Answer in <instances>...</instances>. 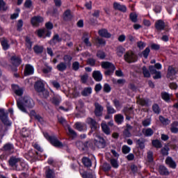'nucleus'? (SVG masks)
Listing matches in <instances>:
<instances>
[{"instance_id":"1","label":"nucleus","mask_w":178,"mask_h":178,"mask_svg":"<svg viewBox=\"0 0 178 178\" xmlns=\"http://www.w3.org/2000/svg\"><path fill=\"white\" fill-rule=\"evenodd\" d=\"M17 105L19 110H21L22 112H24L26 113V108H34V100L31 99L29 96H25L22 99H19L17 101Z\"/></svg>"},{"instance_id":"2","label":"nucleus","mask_w":178,"mask_h":178,"mask_svg":"<svg viewBox=\"0 0 178 178\" xmlns=\"http://www.w3.org/2000/svg\"><path fill=\"white\" fill-rule=\"evenodd\" d=\"M43 134L45 138L50 141L51 144H52L54 147H56L57 148H63V147H67L66 144H63L62 143V142L59 141L56 136H49V135L47 133H44Z\"/></svg>"},{"instance_id":"3","label":"nucleus","mask_w":178,"mask_h":178,"mask_svg":"<svg viewBox=\"0 0 178 178\" xmlns=\"http://www.w3.org/2000/svg\"><path fill=\"white\" fill-rule=\"evenodd\" d=\"M101 65L103 69L107 70L105 72V74H106L107 76L112 74L113 72H115V70L116 69V67H115V65L108 61L102 62Z\"/></svg>"},{"instance_id":"4","label":"nucleus","mask_w":178,"mask_h":178,"mask_svg":"<svg viewBox=\"0 0 178 178\" xmlns=\"http://www.w3.org/2000/svg\"><path fill=\"white\" fill-rule=\"evenodd\" d=\"M124 60L128 63H134L137 62V56L132 51H128L124 56Z\"/></svg>"},{"instance_id":"5","label":"nucleus","mask_w":178,"mask_h":178,"mask_svg":"<svg viewBox=\"0 0 178 178\" xmlns=\"http://www.w3.org/2000/svg\"><path fill=\"white\" fill-rule=\"evenodd\" d=\"M20 163V159L16 157H11L9 160V165L14 169V170H22L20 166H19Z\"/></svg>"},{"instance_id":"6","label":"nucleus","mask_w":178,"mask_h":178,"mask_svg":"<svg viewBox=\"0 0 178 178\" xmlns=\"http://www.w3.org/2000/svg\"><path fill=\"white\" fill-rule=\"evenodd\" d=\"M44 86V81L42 80H39L35 84V89L38 92H45L47 94L48 92L45 90Z\"/></svg>"},{"instance_id":"7","label":"nucleus","mask_w":178,"mask_h":178,"mask_svg":"<svg viewBox=\"0 0 178 178\" xmlns=\"http://www.w3.org/2000/svg\"><path fill=\"white\" fill-rule=\"evenodd\" d=\"M0 119L4 124L10 126V122L8 119V114L5 113V110L0 109Z\"/></svg>"},{"instance_id":"8","label":"nucleus","mask_w":178,"mask_h":178,"mask_svg":"<svg viewBox=\"0 0 178 178\" xmlns=\"http://www.w3.org/2000/svg\"><path fill=\"white\" fill-rule=\"evenodd\" d=\"M37 34L40 38H45L46 37H51V33L48 29H43L38 30Z\"/></svg>"},{"instance_id":"9","label":"nucleus","mask_w":178,"mask_h":178,"mask_svg":"<svg viewBox=\"0 0 178 178\" xmlns=\"http://www.w3.org/2000/svg\"><path fill=\"white\" fill-rule=\"evenodd\" d=\"M86 123L90 125L91 130L95 131L98 129V124L94 119L89 118L86 120Z\"/></svg>"},{"instance_id":"10","label":"nucleus","mask_w":178,"mask_h":178,"mask_svg":"<svg viewBox=\"0 0 178 178\" xmlns=\"http://www.w3.org/2000/svg\"><path fill=\"white\" fill-rule=\"evenodd\" d=\"M95 145L99 148H101V145H104L105 144V140H104V138L97 134H95Z\"/></svg>"},{"instance_id":"11","label":"nucleus","mask_w":178,"mask_h":178,"mask_svg":"<svg viewBox=\"0 0 178 178\" xmlns=\"http://www.w3.org/2000/svg\"><path fill=\"white\" fill-rule=\"evenodd\" d=\"M176 70L173 67L170 66L168 67V74H167V77L168 79H170V80H175L176 79Z\"/></svg>"},{"instance_id":"12","label":"nucleus","mask_w":178,"mask_h":178,"mask_svg":"<svg viewBox=\"0 0 178 178\" xmlns=\"http://www.w3.org/2000/svg\"><path fill=\"white\" fill-rule=\"evenodd\" d=\"M12 88L16 95L18 97H22L23 95L24 90L23 88L19 87L17 85H13Z\"/></svg>"},{"instance_id":"13","label":"nucleus","mask_w":178,"mask_h":178,"mask_svg":"<svg viewBox=\"0 0 178 178\" xmlns=\"http://www.w3.org/2000/svg\"><path fill=\"white\" fill-rule=\"evenodd\" d=\"M95 113L96 116H102V112L104 111V107L98 103L95 104Z\"/></svg>"},{"instance_id":"14","label":"nucleus","mask_w":178,"mask_h":178,"mask_svg":"<svg viewBox=\"0 0 178 178\" xmlns=\"http://www.w3.org/2000/svg\"><path fill=\"white\" fill-rule=\"evenodd\" d=\"M31 74H34V67H33L31 65L28 64L25 67L24 75L30 76Z\"/></svg>"},{"instance_id":"15","label":"nucleus","mask_w":178,"mask_h":178,"mask_svg":"<svg viewBox=\"0 0 178 178\" xmlns=\"http://www.w3.org/2000/svg\"><path fill=\"white\" fill-rule=\"evenodd\" d=\"M113 8L115 10H120V12H126L127 10L124 5H122L118 2L113 3Z\"/></svg>"},{"instance_id":"16","label":"nucleus","mask_w":178,"mask_h":178,"mask_svg":"<svg viewBox=\"0 0 178 178\" xmlns=\"http://www.w3.org/2000/svg\"><path fill=\"white\" fill-rule=\"evenodd\" d=\"M155 27L156 30H163L165 27H166V24L164 23L163 21H162V19H159L156 22Z\"/></svg>"},{"instance_id":"17","label":"nucleus","mask_w":178,"mask_h":178,"mask_svg":"<svg viewBox=\"0 0 178 178\" xmlns=\"http://www.w3.org/2000/svg\"><path fill=\"white\" fill-rule=\"evenodd\" d=\"M11 63H13V66H19L22 63V59L17 56H13L11 58Z\"/></svg>"},{"instance_id":"18","label":"nucleus","mask_w":178,"mask_h":178,"mask_svg":"<svg viewBox=\"0 0 178 178\" xmlns=\"http://www.w3.org/2000/svg\"><path fill=\"white\" fill-rule=\"evenodd\" d=\"M44 22V18L42 17H34L31 19V23L33 26H38L40 23H42Z\"/></svg>"},{"instance_id":"19","label":"nucleus","mask_w":178,"mask_h":178,"mask_svg":"<svg viewBox=\"0 0 178 178\" xmlns=\"http://www.w3.org/2000/svg\"><path fill=\"white\" fill-rule=\"evenodd\" d=\"M75 127L79 131H84V130H87V125L83 122H76L75 124Z\"/></svg>"},{"instance_id":"20","label":"nucleus","mask_w":178,"mask_h":178,"mask_svg":"<svg viewBox=\"0 0 178 178\" xmlns=\"http://www.w3.org/2000/svg\"><path fill=\"white\" fill-rule=\"evenodd\" d=\"M92 77L95 81H101V80H102V74H101L100 71H94Z\"/></svg>"},{"instance_id":"21","label":"nucleus","mask_w":178,"mask_h":178,"mask_svg":"<svg viewBox=\"0 0 178 178\" xmlns=\"http://www.w3.org/2000/svg\"><path fill=\"white\" fill-rule=\"evenodd\" d=\"M114 120L118 124H122V122L124 120V117L122 114H116L114 116Z\"/></svg>"},{"instance_id":"22","label":"nucleus","mask_w":178,"mask_h":178,"mask_svg":"<svg viewBox=\"0 0 178 178\" xmlns=\"http://www.w3.org/2000/svg\"><path fill=\"white\" fill-rule=\"evenodd\" d=\"M142 132L145 137H151L154 134V130L151 128L143 129Z\"/></svg>"},{"instance_id":"23","label":"nucleus","mask_w":178,"mask_h":178,"mask_svg":"<svg viewBox=\"0 0 178 178\" xmlns=\"http://www.w3.org/2000/svg\"><path fill=\"white\" fill-rule=\"evenodd\" d=\"M102 129L103 130V132L106 134L107 136H109L111 134V129H109V127L106 124V122H103L101 124Z\"/></svg>"},{"instance_id":"24","label":"nucleus","mask_w":178,"mask_h":178,"mask_svg":"<svg viewBox=\"0 0 178 178\" xmlns=\"http://www.w3.org/2000/svg\"><path fill=\"white\" fill-rule=\"evenodd\" d=\"M165 163L172 168V169L176 168V163L170 157H168L165 160Z\"/></svg>"},{"instance_id":"25","label":"nucleus","mask_w":178,"mask_h":178,"mask_svg":"<svg viewBox=\"0 0 178 178\" xmlns=\"http://www.w3.org/2000/svg\"><path fill=\"white\" fill-rule=\"evenodd\" d=\"M99 35H101V37H104L105 38H111V33H109L106 29L99 30Z\"/></svg>"},{"instance_id":"26","label":"nucleus","mask_w":178,"mask_h":178,"mask_svg":"<svg viewBox=\"0 0 178 178\" xmlns=\"http://www.w3.org/2000/svg\"><path fill=\"white\" fill-rule=\"evenodd\" d=\"M92 92V88H91L90 87H88V88H85L81 94L82 95H83V97H88V95H91V93Z\"/></svg>"},{"instance_id":"27","label":"nucleus","mask_w":178,"mask_h":178,"mask_svg":"<svg viewBox=\"0 0 178 178\" xmlns=\"http://www.w3.org/2000/svg\"><path fill=\"white\" fill-rule=\"evenodd\" d=\"M137 104L141 106H147V105H148V100H145L141 97H138Z\"/></svg>"},{"instance_id":"28","label":"nucleus","mask_w":178,"mask_h":178,"mask_svg":"<svg viewBox=\"0 0 178 178\" xmlns=\"http://www.w3.org/2000/svg\"><path fill=\"white\" fill-rule=\"evenodd\" d=\"M56 67L59 72H65V70H66V69L67 68V66L65 63H60L57 65Z\"/></svg>"},{"instance_id":"29","label":"nucleus","mask_w":178,"mask_h":178,"mask_svg":"<svg viewBox=\"0 0 178 178\" xmlns=\"http://www.w3.org/2000/svg\"><path fill=\"white\" fill-rule=\"evenodd\" d=\"M159 173L160 175H164L165 176H168V175H169V171L168 170V168L165 166L160 165Z\"/></svg>"},{"instance_id":"30","label":"nucleus","mask_w":178,"mask_h":178,"mask_svg":"<svg viewBox=\"0 0 178 178\" xmlns=\"http://www.w3.org/2000/svg\"><path fill=\"white\" fill-rule=\"evenodd\" d=\"M80 174L83 178H95V174H94L93 172L86 173V172H83V171L80 170Z\"/></svg>"},{"instance_id":"31","label":"nucleus","mask_w":178,"mask_h":178,"mask_svg":"<svg viewBox=\"0 0 178 178\" xmlns=\"http://www.w3.org/2000/svg\"><path fill=\"white\" fill-rule=\"evenodd\" d=\"M124 51H126V49H124V48L122 46H118L116 49V54L118 55V56H123V54H124Z\"/></svg>"},{"instance_id":"32","label":"nucleus","mask_w":178,"mask_h":178,"mask_svg":"<svg viewBox=\"0 0 178 178\" xmlns=\"http://www.w3.org/2000/svg\"><path fill=\"white\" fill-rule=\"evenodd\" d=\"M82 163L84 166H86L87 168H89L92 165L91 160L87 157H83L82 159Z\"/></svg>"},{"instance_id":"33","label":"nucleus","mask_w":178,"mask_h":178,"mask_svg":"<svg viewBox=\"0 0 178 178\" xmlns=\"http://www.w3.org/2000/svg\"><path fill=\"white\" fill-rule=\"evenodd\" d=\"M106 109L108 115L116 113V110H115V108L112 106H111L109 103H108L106 105Z\"/></svg>"},{"instance_id":"34","label":"nucleus","mask_w":178,"mask_h":178,"mask_svg":"<svg viewBox=\"0 0 178 178\" xmlns=\"http://www.w3.org/2000/svg\"><path fill=\"white\" fill-rule=\"evenodd\" d=\"M76 147L79 148V149H81V151H84V149H86V148H87V147H88V145L83 143V142H76Z\"/></svg>"},{"instance_id":"35","label":"nucleus","mask_w":178,"mask_h":178,"mask_svg":"<svg viewBox=\"0 0 178 178\" xmlns=\"http://www.w3.org/2000/svg\"><path fill=\"white\" fill-rule=\"evenodd\" d=\"M161 98H162V99L165 101V102H169V101L170 100V95H169V93H168L166 92H162Z\"/></svg>"},{"instance_id":"36","label":"nucleus","mask_w":178,"mask_h":178,"mask_svg":"<svg viewBox=\"0 0 178 178\" xmlns=\"http://www.w3.org/2000/svg\"><path fill=\"white\" fill-rule=\"evenodd\" d=\"M62 101V99L60 98V96H55L51 99V102L54 104V105H58V104H60V102Z\"/></svg>"},{"instance_id":"37","label":"nucleus","mask_w":178,"mask_h":178,"mask_svg":"<svg viewBox=\"0 0 178 178\" xmlns=\"http://www.w3.org/2000/svg\"><path fill=\"white\" fill-rule=\"evenodd\" d=\"M87 35H88V34H85V35L82 38V40L84 44H86V47H91V42H90V39L88 37H87Z\"/></svg>"},{"instance_id":"38","label":"nucleus","mask_w":178,"mask_h":178,"mask_svg":"<svg viewBox=\"0 0 178 178\" xmlns=\"http://www.w3.org/2000/svg\"><path fill=\"white\" fill-rule=\"evenodd\" d=\"M142 70L144 77H151V74L149 73L148 69H147V67L143 66Z\"/></svg>"},{"instance_id":"39","label":"nucleus","mask_w":178,"mask_h":178,"mask_svg":"<svg viewBox=\"0 0 178 178\" xmlns=\"http://www.w3.org/2000/svg\"><path fill=\"white\" fill-rule=\"evenodd\" d=\"M159 120L160 122H161V123L163 124H164L165 126H168V124H170V120H169L167 118H165L162 116H160L159 117Z\"/></svg>"},{"instance_id":"40","label":"nucleus","mask_w":178,"mask_h":178,"mask_svg":"<svg viewBox=\"0 0 178 178\" xmlns=\"http://www.w3.org/2000/svg\"><path fill=\"white\" fill-rule=\"evenodd\" d=\"M130 130H131V126L127 125V128L124 131V135L125 137H131Z\"/></svg>"},{"instance_id":"41","label":"nucleus","mask_w":178,"mask_h":178,"mask_svg":"<svg viewBox=\"0 0 178 178\" xmlns=\"http://www.w3.org/2000/svg\"><path fill=\"white\" fill-rule=\"evenodd\" d=\"M1 45L4 51L9 49V44H8V40H6V39H3L1 40Z\"/></svg>"},{"instance_id":"42","label":"nucleus","mask_w":178,"mask_h":178,"mask_svg":"<svg viewBox=\"0 0 178 178\" xmlns=\"http://www.w3.org/2000/svg\"><path fill=\"white\" fill-rule=\"evenodd\" d=\"M46 176L47 178H54L55 177V173L52 171L51 169H48L46 171Z\"/></svg>"},{"instance_id":"43","label":"nucleus","mask_w":178,"mask_h":178,"mask_svg":"<svg viewBox=\"0 0 178 178\" xmlns=\"http://www.w3.org/2000/svg\"><path fill=\"white\" fill-rule=\"evenodd\" d=\"M3 148L5 151H8V152H13V145L12 144H6Z\"/></svg>"},{"instance_id":"44","label":"nucleus","mask_w":178,"mask_h":178,"mask_svg":"<svg viewBox=\"0 0 178 178\" xmlns=\"http://www.w3.org/2000/svg\"><path fill=\"white\" fill-rule=\"evenodd\" d=\"M152 145H153V147H155V148H161L162 147V143H161V141H159L158 140H153Z\"/></svg>"},{"instance_id":"45","label":"nucleus","mask_w":178,"mask_h":178,"mask_svg":"<svg viewBox=\"0 0 178 178\" xmlns=\"http://www.w3.org/2000/svg\"><path fill=\"white\" fill-rule=\"evenodd\" d=\"M67 130H68V136H70V137H76V136H77V134H76V131H74V130H73L72 128H70V127H67Z\"/></svg>"},{"instance_id":"46","label":"nucleus","mask_w":178,"mask_h":178,"mask_svg":"<svg viewBox=\"0 0 178 178\" xmlns=\"http://www.w3.org/2000/svg\"><path fill=\"white\" fill-rule=\"evenodd\" d=\"M19 168L21 169V170H24V169H27L28 165L27 164H26V162H24V161L20 159L19 160Z\"/></svg>"},{"instance_id":"47","label":"nucleus","mask_w":178,"mask_h":178,"mask_svg":"<svg viewBox=\"0 0 178 178\" xmlns=\"http://www.w3.org/2000/svg\"><path fill=\"white\" fill-rule=\"evenodd\" d=\"M64 19L65 20H70L72 19V14L70 13V10H66L64 13Z\"/></svg>"},{"instance_id":"48","label":"nucleus","mask_w":178,"mask_h":178,"mask_svg":"<svg viewBox=\"0 0 178 178\" xmlns=\"http://www.w3.org/2000/svg\"><path fill=\"white\" fill-rule=\"evenodd\" d=\"M62 41V38H59V35L56 34L54 35L52 40L50 41V44H52V42H60Z\"/></svg>"},{"instance_id":"49","label":"nucleus","mask_w":178,"mask_h":178,"mask_svg":"<svg viewBox=\"0 0 178 178\" xmlns=\"http://www.w3.org/2000/svg\"><path fill=\"white\" fill-rule=\"evenodd\" d=\"M33 49L36 54H41V52L44 51V47H42V46L36 45L34 47Z\"/></svg>"},{"instance_id":"50","label":"nucleus","mask_w":178,"mask_h":178,"mask_svg":"<svg viewBox=\"0 0 178 178\" xmlns=\"http://www.w3.org/2000/svg\"><path fill=\"white\" fill-rule=\"evenodd\" d=\"M6 9H8L6 3L3 0H0V10H6Z\"/></svg>"},{"instance_id":"51","label":"nucleus","mask_w":178,"mask_h":178,"mask_svg":"<svg viewBox=\"0 0 178 178\" xmlns=\"http://www.w3.org/2000/svg\"><path fill=\"white\" fill-rule=\"evenodd\" d=\"M122 151L123 154H129V152H130V151H131V149L130 148V147L127 146V145H123L122 147Z\"/></svg>"},{"instance_id":"52","label":"nucleus","mask_w":178,"mask_h":178,"mask_svg":"<svg viewBox=\"0 0 178 178\" xmlns=\"http://www.w3.org/2000/svg\"><path fill=\"white\" fill-rule=\"evenodd\" d=\"M143 126L144 127H147L151 124V118H147L143 120L142 122Z\"/></svg>"},{"instance_id":"53","label":"nucleus","mask_w":178,"mask_h":178,"mask_svg":"<svg viewBox=\"0 0 178 178\" xmlns=\"http://www.w3.org/2000/svg\"><path fill=\"white\" fill-rule=\"evenodd\" d=\"M88 81V74H84L83 75L81 76V83H83V84H86V83H87Z\"/></svg>"},{"instance_id":"54","label":"nucleus","mask_w":178,"mask_h":178,"mask_svg":"<svg viewBox=\"0 0 178 178\" xmlns=\"http://www.w3.org/2000/svg\"><path fill=\"white\" fill-rule=\"evenodd\" d=\"M111 166H113V168H115V169H118V168H119V163H118V160L113 159L111 160Z\"/></svg>"},{"instance_id":"55","label":"nucleus","mask_w":178,"mask_h":178,"mask_svg":"<svg viewBox=\"0 0 178 178\" xmlns=\"http://www.w3.org/2000/svg\"><path fill=\"white\" fill-rule=\"evenodd\" d=\"M97 58H99V59H105V56H106L105 55V52L99 51H97Z\"/></svg>"},{"instance_id":"56","label":"nucleus","mask_w":178,"mask_h":178,"mask_svg":"<svg viewBox=\"0 0 178 178\" xmlns=\"http://www.w3.org/2000/svg\"><path fill=\"white\" fill-rule=\"evenodd\" d=\"M25 8H27L28 9H31L33 8V3L31 0H26L24 3Z\"/></svg>"},{"instance_id":"57","label":"nucleus","mask_w":178,"mask_h":178,"mask_svg":"<svg viewBox=\"0 0 178 178\" xmlns=\"http://www.w3.org/2000/svg\"><path fill=\"white\" fill-rule=\"evenodd\" d=\"M33 44L31 43V40H30V38H26V46L28 49H31Z\"/></svg>"},{"instance_id":"58","label":"nucleus","mask_w":178,"mask_h":178,"mask_svg":"<svg viewBox=\"0 0 178 178\" xmlns=\"http://www.w3.org/2000/svg\"><path fill=\"white\" fill-rule=\"evenodd\" d=\"M79 67H80V63H79V62L75 61L72 63L73 70L77 71L79 70Z\"/></svg>"},{"instance_id":"59","label":"nucleus","mask_w":178,"mask_h":178,"mask_svg":"<svg viewBox=\"0 0 178 178\" xmlns=\"http://www.w3.org/2000/svg\"><path fill=\"white\" fill-rule=\"evenodd\" d=\"M59 109L60 111H63L64 112H69V111H71L72 107L70 106H61L59 107Z\"/></svg>"},{"instance_id":"60","label":"nucleus","mask_w":178,"mask_h":178,"mask_svg":"<svg viewBox=\"0 0 178 178\" xmlns=\"http://www.w3.org/2000/svg\"><path fill=\"white\" fill-rule=\"evenodd\" d=\"M72 59H73V58L70 55H65L63 57V60L67 62V63H70V62H72Z\"/></svg>"},{"instance_id":"61","label":"nucleus","mask_w":178,"mask_h":178,"mask_svg":"<svg viewBox=\"0 0 178 178\" xmlns=\"http://www.w3.org/2000/svg\"><path fill=\"white\" fill-rule=\"evenodd\" d=\"M152 109L154 113L159 114V113L161 112V109H159V106H158L157 104L153 105Z\"/></svg>"},{"instance_id":"62","label":"nucleus","mask_w":178,"mask_h":178,"mask_svg":"<svg viewBox=\"0 0 178 178\" xmlns=\"http://www.w3.org/2000/svg\"><path fill=\"white\" fill-rule=\"evenodd\" d=\"M111 86L108 83H105L104 86V92H111Z\"/></svg>"},{"instance_id":"63","label":"nucleus","mask_w":178,"mask_h":178,"mask_svg":"<svg viewBox=\"0 0 178 178\" xmlns=\"http://www.w3.org/2000/svg\"><path fill=\"white\" fill-rule=\"evenodd\" d=\"M113 102L116 109H120L121 104L119 100L114 99Z\"/></svg>"},{"instance_id":"64","label":"nucleus","mask_w":178,"mask_h":178,"mask_svg":"<svg viewBox=\"0 0 178 178\" xmlns=\"http://www.w3.org/2000/svg\"><path fill=\"white\" fill-rule=\"evenodd\" d=\"M130 19L131 22H134V23H136V22H137V15L136 13H131Z\"/></svg>"}]
</instances>
